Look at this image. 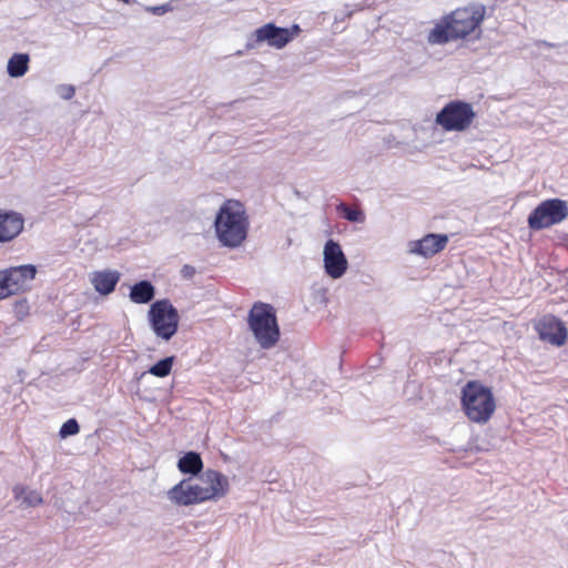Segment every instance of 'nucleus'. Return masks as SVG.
<instances>
[{
    "label": "nucleus",
    "mask_w": 568,
    "mask_h": 568,
    "mask_svg": "<svg viewBox=\"0 0 568 568\" xmlns=\"http://www.w3.org/2000/svg\"><path fill=\"white\" fill-rule=\"evenodd\" d=\"M248 216L244 205L235 200L225 201L219 209L214 227L217 240L223 246L239 247L248 232Z\"/></svg>",
    "instance_id": "obj_1"
},
{
    "label": "nucleus",
    "mask_w": 568,
    "mask_h": 568,
    "mask_svg": "<svg viewBox=\"0 0 568 568\" xmlns=\"http://www.w3.org/2000/svg\"><path fill=\"white\" fill-rule=\"evenodd\" d=\"M247 324L256 343L263 349H270L280 339V327L274 308L270 304L255 303L247 317Z\"/></svg>",
    "instance_id": "obj_2"
},
{
    "label": "nucleus",
    "mask_w": 568,
    "mask_h": 568,
    "mask_svg": "<svg viewBox=\"0 0 568 568\" xmlns=\"http://www.w3.org/2000/svg\"><path fill=\"white\" fill-rule=\"evenodd\" d=\"M148 321L156 337L168 342L178 332L180 316L169 300H160L150 306Z\"/></svg>",
    "instance_id": "obj_3"
},
{
    "label": "nucleus",
    "mask_w": 568,
    "mask_h": 568,
    "mask_svg": "<svg viewBox=\"0 0 568 568\" xmlns=\"http://www.w3.org/2000/svg\"><path fill=\"white\" fill-rule=\"evenodd\" d=\"M475 116L471 104L452 101L437 113L435 122L447 132H462L470 126Z\"/></svg>",
    "instance_id": "obj_4"
},
{
    "label": "nucleus",
    "mask_w": 568,
    "mask_h": 568,
    "mask_svg": "<svg viewBox=\"0 0 568 568\" xmlns=\"http://www.w3.org/2000/svg\"><path fill=\"white\" fill-rule=\"evenodd\" d=\"M568 216L565 201L551 199L541 202L529 215L528 225L532 230H542L558 224Z\"/></svg>",
    "instance_id": "obj_5"
},
{
    "label": "nucleus",
    "mask_w": 568,
    "mask_h": 568,
    "mask_svg": "<svg viewBox=\"0 0 568 568\" xmlns=\"http://www.w3.org/2000/svg\"><path fill=\"white\" fill-rule=\"evenodd\" d=\"M462 407L469 420L485 424L496 409V400L493 393H463Z\"/></svg>",
    "instance_id": "obj_6"
},
{
    "label": "nucleus",
    "mask_w": 568,
    "mask_h": 568,
    "mask_svg": "<svg viewBox=\"0 0 568 568\" xmlns=\"http://www.w3.org/2000/svg\"><path fill=\"white\" fill-rule=\"evenodd\" d=\"M484 6L460 8L447 16L450 29L456 39H462L475 32L485 18Z\"/></svg>",
    "instance_id": "obj_7"
},
{
    "label": "nucleus",
    "mask_w": 568,
    "mask_h": 568,
    "mask_svg": "<svg viewBox=\"0 0 568 568\" xmlns=\"http://www.w3.org/2000/svg\"><path fill=\"white\" fill-rule=\"evenodd\" d=\"M262 43L277 50L285 48L288 44V33L286 28H281L274 23H266L257 28L247 37L245 44L246 50H254Z\"/></svg>",
    "instance_id": "obj_8"
},
{
    "label": "nucleus",
    "mask_w": 568,
    "mask_h": 568,
    "mask_svg": "<svg viewBox=\"0 0 568 568\" xmlns=\"http://www.w3.org/2000/svg\"><path fill=\"white\" fill-rule=\"evenodd\" d=\"M323 262L326 274L334 278H341L347 271L348 262L341 247L334 240H328L324 245Z\"/></svg>",
    "instance_id": "obj_9"
},
{
    "label": "nucleus",
    "mask_w": 568,
    "mask_h": 568,
    "mask_svg": "<svg viewBox=\"0 0 568 568\" xmlns=\"http://www.w3.org/2000/svg\"><path fill=\"white\" fill-rule=\"evenodd\" d=\"M202 489L206 490L207 500H219L230 490V483L225 475L214 469H206L199 478Z\"/></svg>",
    "instance_id": "obj_10"
},
{
    "label": "nucleus",
    "mask_w": 568,
    "mask_h": 568,
    "mask_svg": "<svg viewBox=\"0 0 568 568\" xmlns=\"http://www.w3.org/2000/svg\"><path fill=\"white\" fill-rule=\"evenodd\" d=\"M24 227V219L21 213L0 209V244L9 243L17 239Z\"/></svg>",
    "instance_id": "obj_11"
},
{
    "label": "nucleus",
    "mask_w": 568,
    "mask_h": 568,
    "mask_svg": "<svg viewBox=\"0 0 568 568\" xmlns=\"http://www.w3.org/2000/svg\"><path fill=\"white\" fill-rule=\"evenodd\" d=\"M448 236L445 234H427L420 240L408 243V252L424 257L433 256L445 248Z\"/></svg>",
    "instance_id": "obj_12"
},
{
    "label": "nucleus",
    "mask_w": 568,
    "mask_h": 568,
    "mask_svg": "<svg viewBox=\"0 0 568 568\" xmlns=\"http://www.w3.org/2000/svg\"><path fill=\"white\" fill-rule=\"evenodd\" d=\"M539 337L552 345L561 346L567 339V329L564 323L554 316L544 317L537 326Z\"/></svg>",
    "instance_id": "obj_13"
},
{
    "label": "nucleus",
    "mask_w": 568,
    "mask_h": 568,
    "mask_svg": "<svg viewBox=\"0 0 568 568\" xmlns=\"http://www.w3.org/2000/svg\"><path fill=\"white\" fill-rule=\"evenodd\" d=\"M6 271L10 283V290H12V295L23 291L34 278L37 273L36 267L31 264L10 267Z\"/></svg>",
    "instance_id": "obj_14"
},
{
    "label": "nucleus",
    "mask_w": 568,
    "mask_h": 568,
    "mask_svg": "<svg viewBox=\"0 0 568 568\" xmlns=\"http://www.w3.org/2000/svg\"><path fill=\"white\" fill-rule=\"evenodd\" d=\"M121 277L115 270L94 271L90 273L89 280L94 290L101 295L111 294Z\"/></svg>",
    "instance_id": "obj_15"
},
{
    "label": "nucleus",
    "mask_w": 568,
    "mask_h": 568,
    "mask_svg": "<svg viewBox=\"0 0 568 568\" xmlns=\"http://www.w3.org/2000/svg\"><path fill=\"white\" fill-rule=\"evenodd\" d=\"M168 498L176 506L196 505L193 500L192 480L182 479L166 493Z\"/></svg>",
    "instance_id": "obj_16"
},
{
    "label": "nucleus",
    "mask_w": 568,
    "mask_h": 568,
    "mask_svg": "<svg viewBox=\"0 0 568 568\" xmlns=\"http://www.w3.org/2000/svg\"><path fill=\"white\" fill-rule=\"evenodd\" d=\"M452 40H457L450 29V23L447 17L443 18L436 26L429 31L427 41L430 44H444Z\"/></svg>",
    "instance_id": "obj_17"
},
{
    "label": "nucleus",
    "mask_w": 568,
    "mask_h": 568,
    "mask_svg": "<svg viewBox=\"0 0 568 568\" xmlns=\"http://www.w3.org/2000/svg\"><path fill=\"white\" fill-rule=\"evenodd\" d=\"M154 286L149 281H140L130 291V300L136 304H146L154 297Z\"/></svg>",
    "instance_id": "obj_18"
},
{
    "label": "nucleus",
    "mask_w": 568,
    "mask_h": 568,
    "mask_svg": "<svg viewBox=\"0 0 568 568\" xmlns=\"http://www.w3.org/2000/svg\"><path fill=\"white\" fill-rule=\"evenodd\" d=\"M30 57L27 53H13L7 63V72L11 78H21L29 70Z\"/></svg>",
    "instance_id": "obj_19"
},
{
    "label": "nucleus",
    "mask_w": 568,
    "mask_h": 568,
    "mask_svg": "<svg viewBox=\"0 0 568 568\" xmlns=\"http://www.w3.org/2000/svg\"><path fill=\"white\" fill-rule=\"evenodd\" d=\"M178 467L183 474L197 475L202 471L203 462L197 453L189 452L179 459Z\"/></svg>",
    "instance_id": "obj_20"
},
{
    "label": "nucleus",
    "mask_w": 568,
    "mask_h": 568,
    "mask_svg": "<svg viewBox=\"0 0 568 568\" xmlns=\"http://www.w3.org/2000/svg\"><path fill=\"white\" fill-rule=\"evenodd\" d=\"M17 499L22 498L28 506L36 507L43 503L42 496L37 490H28L23 486H16L13 489Z\"/></svg>",
    "instance_id": "obj_21"
},
{
    "label": "nucleus",
    "mask_w": 568,
    "mask_h": 568,
    "mask_svg": "<svg viewBox=\"0 0 568 568\" xmlns=\"http://www.w3.org/2000/svg\"><path fill=\"white\" fill-rule=\"evenodd\" d=\"M337 211L343 215L345 220L349 222L364 223L365 221V215L361 210L349 207L345 203L338 204Z\"/></svg>",
    "instance_id": "obj_22"
},
{
    "label": "nucleus",
    "mask_w": 568,
    "mask_h": 568,
    "mask_svg": "<svg viewBox=\"0 0 568 568\" xmlns=\"http://www.w3.org/2000/svg\"><path fill=\"white\" fill-rule=\"evenodd\" d=\"M172 363H173L172 357H166L164 359H161L160 362H158L155 365H153L150 368L149 373H151L152 375L159 376V377H164V376L169 375V373L172 368Z\"/></svg>",
    "instance_id": "obj_23"
},
{
    "label": "nucleus",
    "mask_w": 568,
    "mask_h": 568,
    "mask_svg": "<svg viewBox=\"0 0 568 568\" xmlns=\"http://www.w3.org/2000/svg\"><path fill=\"white\" fill-rule=\"evenodd\" d=\"M80 432L78 422L74 418L68 419L60 428L59 435L62 438L77 435Z\"/></svg>",
    "instance_id": "obj_24"
},
{
    "label": "nucleus",
    "mask_w": 568,
    "mask_h": 568,
    "mask_svg": "<svg viewBox=\"0 0 568 568\" xmlns=\"http://www.w3.org/2000/svg\"><path fill=\"white\" fill-rule=\"evenodd\" d=\"M12 295L10 283L8 280L7 271H0V300L7 298Z\"/></svg>",
    "instance_id": "obj_25"
},
{
    "label": "nucleus",
    "mask_w": 568,
    "mask_h": 568,
    "mask_svg": "<svg viewBox=\"0 0 568 568\" xmlns=\"http://www.w3.org/2000/svg\"><path fill=\"white\" fill-rule=\"evenodd\" d=\"M13 313L19 321L24 320L29 315V305L26 300L14 303Z\"/></svg>",
    "instance_id": "obj_26"
},
{
    "label": "nucleus",
    "mask_w": 568,
    "mask_h": 568,
    "mask_svg": "<svg viewBox=\"0 0 568 568\" xmlns=\"http://www.w3.org/2000/svg\"><path fill=\"white\" fill-rule=\"evenodd\" d=\"M192 493H193V500L197 504H203L207 500L206 490L202 489V485L200 483H193L192 481Z\"/></svg>",
    "instance_id": "obj_27"
},
{
    "label": "nucleus",
    "mask_w": 568,
    "mask_h": 568,
    "mask_svg": "<svg viewBox=\"0 0 568 568\" xmlns=\"http://www.w3.org/2000/svg\"><path fill=\"white\" fill-rule=\"evenodd\" d=\"M57 92L63 100H71L75 94V88L72 84H60Z\"/></svg>",
    "instance_id": "obj_28"
},
{
    "label": "nucleus",
    "mask_w": 568,
    "mask_h": 568,
    "mask_svg": "<svg viewBox=\"0 0 568 568\" xmlns=\"http://www.w3.org/2000/svg\"><path fill=\"white\" fill-rule=\"evenodd\" d=\"M462 390H489L487 387H484L476 381H469L465 386L462 387Z\"/></svg>",
    "instance_id": "obj_29"
},
{
    "label": "nucleus",
    "mask_w": 568,
    "mask_h": 568,
    "mask_svg": "<svg viewBox=\"0 0 568 568\" xmlns=\"http://www.w3.org/2000/svg\"><path fill=\"white\" fill-rule=\"evenodd\" d=\"M286 31L288 33V43L301 33V28L298 24H293L291 28H286Z\"/></svg>",
    "instance_id": "obj_30"
},
{
    "label": "nucleus",
    "mask_w": 568,
    "mask_h": 568,
    "mask_svg": "<svg viewBox=\"0 0 568 568\" xmlns=\"http://www.w3.org/2000/svg\"><path fill=\"white\" fill-rule=\"evenodd\" d=\"M148 11H150L154 14L161 16L169 11V6L163 4V6L150 7V8H148Z\"/></svg>",
    "instance_id": "obj_31"
},
{
    "label": "nucleus",
    "mask_w": 568,
    "mask_h": 568,
    "mask_svg": "<svg viewBox=\"0 0 568 568\" xmlns=\"http://www.w3.org/2000/svg\"><path fill=\"white\" fill-rule=\"evenodd\" d=\"M182 274L185 277H190L194 274V268L190 265H184L182 268Z\"/></svg>",
    "instance_id": "obj_32"
}]
</instances>
